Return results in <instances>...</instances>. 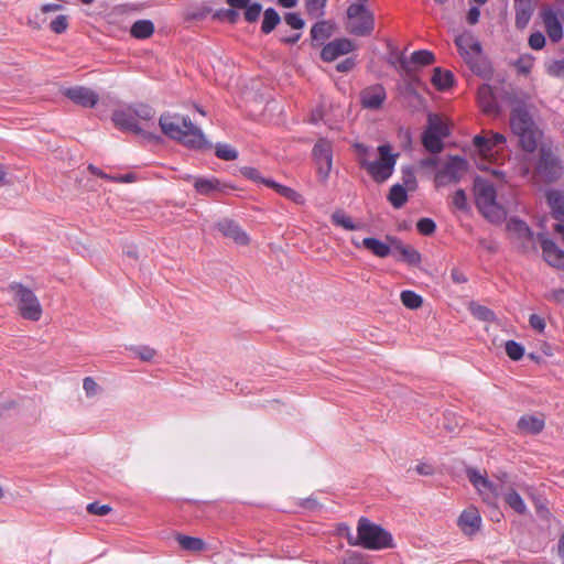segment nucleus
<instances>
[{
	"instance_id": "20",
	"label": "nucleus",
	"mask_w": 564,
	"mask_h": 564,
	"mask_svg": "<svg viewBox=\"0 0 564 564\" xmlns=\"http://www.w3.org/2000/svg\"><path fill=\"white\" fill-rule=\"evenodd\" d=\"M386 98V89L380 84L366 87L360 93V102L362 107L370 110H377L381 108Z\"/></svg>"
},
{
	"instance_id": "31",
	"label": "nucleus",
	"mask_w": 564,
	"mask_h": 564,
	"mask_svg": "<svg viewBox=\"0 0 564 564\" xmlns=\"http://www.w3.org/2000/svg\"><path fill=\"white\" fill-rule=\"evenodd\" d=\"M518 427L524 433L534 435L544 429V421L534 415H523L518 421Z\"/></svg>"
},
{
	"instance_id": "18",
	"label": "nucleus",
	"mask_w": 564,
	"mask_h": 564,
	"mask_svg": "<svg viewBox=\"0 0 564 564\" xmlns=\"http://www.w3.org/2000/svg\"><path fill=\"white\" fill-rule=\"evenodd\" d=\"M194 188L197 194L203 196L215 197L218 193H226L234 187L223 183L215 176L194 178Z\"/></svg>"
},
{
	"instance_id": "34",
	"label": "nucleus",
	"mask_w": 564,
	"mask_h": 564,
	"mask_svg": "<svg viewBox=\"0 0 564 564\" xmlns=\"http://www.w3.org/2000/svg\"><path fill=\"white\" fill-rule=\"evenodd\" d=\"M333 34V24L328 21H318L311 29V37L314 42L323 43Z\"/></svg>"
},
{
	"instance_id": "33",
	"label": "nucleus",
	"mask_w": 564,
	"mask_h": 564,
	"mask_svg": "<svg viewBox=\"0 0 564 564\" xmlns=\"http://www.w3.org/2000/svg\"><path fill=\"white\" fill-rule=\"evenodd\" d=\"M153 33L154 24L150 20H138L130 29L131 36L139 40L149 39Z\"/></svg>"
},
{
	"instance_id": "64",
	"label": "nucleus",
	"mask_w": 564,
	"mask_h": 564,
	"mask_svg": "<svg viewBox=\"0 0 564 564\" xmlns=\"http://www.w3.org/2000/svg\"><path fill=\"white\" fill-rule=\"evenodd\" d=\"M356 66V59L354 57H347L336 65V69L339 73L350 72Z\"/></svg>"
},
{
	"instance_id": "23",
	"label": "nucleus",
	"mask_w": 564,
	"mask_h": 564,
	"mask_svg": "<svg viewBox=\"0 0 564 564\" xmlns=\"http://www.w3.org/2000/svg\"><path fill=\"white\" fill-rule=\"evenodd\" d=\"M387 240L392 243V251L400 254L399 260L410 265H417L421 262V253L411 246H405L395 237L387 236Z\"/></svg>"
},
{
	"instance_id": "35",
	"label": "nucleus",
	"mask_w": 564,
	"mask_h": 564,
	"mask_svg": "<svg viewBox=\"0 0 564 564\" xmlns=\"http://www.w3.org/2000/svg\"><path fill=\"white\" fill-rule=\"evenodd\" d=\"M408 189L401 184H394L388 194V200L394 208H401L408 202Z\"/></svg>"
},
{
	"instance_id": "59",
	"label": "nucleus",
	"mask_w": 564,
	"mask_h": 564,
	"mask_svg": "<svg viewBox=\"0 0 564 564\" xmlns=\"http://www.w3.org/2000/svg\"><path fill=\"white\" fill-rule=\"evenodd\" d=\"M282 196L297 205H303L305 203L304 196L289 186L286 187Z\"/></svg>"
},
{
	"instance_id": "38",
	"label": "nucleus",
	"mask_w": 564,
	"mask_h": 564,
	"mask_svg": "<svg viewBox=\"0 0 564 564\" xmlns=\"http://www.w3.org/2000/svg\"><path fill=\"white\" fill-rule=\"evenodd\" d=\"M176 541L186 551L198 552L205 549V542L199 538L177 534Z\"/></svg>"
},
{
	"instance_id": "52",
	"label": "nucleus",
	"mask_w": 564,
	"mask_h": 564,
	"mask_svg": "<svg viewBox=\"0 0 564 564\" xmlns=\"http://www.w3.org/2000/svg\"><path fill=\"white\" fill-rule=\"evenodd\" d=\"M284 22L294 30H301L304 28L305 22L297 12H288L283 17Z\"/></svg>"
},
{
	"instance_id": "28",
	"label": "nucleus",
	"mask_w": 564,
	"mask_h": 564,
	"mask_svg": "<svg viewBox=\"0 0 564 564\" xmlns=\"http://www.w3.org/2000/svg\"><path fill=\"white\" fill-rule=\"evenodd\" d=\"M434 61L435 56L431 51L419 50L411 54L410 59H406L405 57L400 58V65L405 72H411L412 64L425 66L432 64Z\"/></svg>"
},
{
	"instance_id": "58",
	"label": "nucleus",
	"mask_w": 564,
	"mask_h": 564,
	"mask_svg": "<svg viewBox=\"0 0 564 564\" xmlns=\"http://www.w3.org/2000/svg\"><path fill=\"white\" fill-rule=\"evenodd\" d=\"M87 511L91 514L106 516L111 511L110 506L91 502L87 505Z\"/></svg>"
},
{
	"instance_id": "21",
	"label": "nucleus",
	"mask_w": 564,
	"mask_h": 564,
	"mask_svg": "<svg viewBox=\"0 0 564 564\" xmlns=\"http://www.w3.org/2000/svg\"><path fill=\"white\" fill-rule=\"evenodd\" d=\"M506 142V138L503 134L499 132H489V135L477 134L473 139V143L478 152L487 156L491 154V151Z\"/></svg>"
},
{
	"instance_id": "12",
	"label": "nucleus",
	"mask_w": 564,
	"mask_h": 564,
	"mask_svg": "<svg viewBox=\"0 0 564 564\" xmlns=\"http://www.w3.org/2000/svg\"><path fill=\"white\" fill-rule=\"evenodd\" d=\"M466 473L468 480L477 489L484 501L488 505H496L497 498L501 495V486L494 484L475 468H468Z\"/></svg>"
},
{
	"instance_id": "6",
	"label": "nucleus",
	"mask_w": 564,
	"mask_h": 564,
	"mask_svg": "<svg viewBox=\"0 0 564 564\" xmlns=\"http://www.w3.org/2000/svg\"><path fill=\"white\" fill-rule=\"evenodd\" d=\"M357 531H359L361 546L365 549L382 550L393 546L392 535L367 518L359 519Z\"/></svg>"
},
{
	"instance_id": "24",
	"label": "nucleus",
	"mask_w": 564,
	"mask_h": 564,
	"mask_svg": "<svg viewBox=\"0 0 564 564\" xmlns=\"http://www.w3.org/2000/svg\"><path fill=\"white\" fill-rule=\"evenodd\" d=\"M458 525L465 534L476 533L481 525V517L478 510L475 508L464 510L458 518Z\"/></svg>"
},
{
	"instance_id": "25",
	"label": "nucleus",
	"mask_w": 564,
	"mask_h": 564,
	"mask_svg": "<svg viewBox=\"0 0 564 564\" xmlns=\"http://www.w3.org/2000/svg\"><path fill=\"white\" fill-rule=\"evenodd\" d=\"M219 231L236 243L246 246L249 243V237L242 228L234 220L226 219L218 224Z\"/></svg>"
},
{
	"instance_id": "22",
	"label": "nucleus",
	"mask_w": 564,
	"mask_h": 564,
	"mask_svg": "<svg viewBox=\"0 0 564 564\" xmlns=\"http://www.w3.org/2000/svg\"><path fill=\"white\" fill-rule=\"evenodd\" d=\"M477 100L481 110L486 115H498L500 107L494 94V89L488 84H482L477 91Z\"/></svg>"
},
{
	"instance_id": "43",
	"label": "nucleus",
	"mask_w": 564,
	"mask_h": 564,
	"mask_svg": "<svg viewBox=\"0 0 564 564\" xmlns=\"http://www.w3.org/2000/svg\"><path fill=\"white\" fill-rule=\"evenodd\" d=\"M469 310L471 314L479 321L484 322H492L496 319V314L490 308L477 304V303H470Z\"/></svg>"
},
{
	"instance_id": "36",
	"label": "nucleus",
	"mask_w": 564,
	"mask_h": 564,
	"mask_svg": "<svg viewBox=\"0 0 564 564\" xmlns=\"http://www.w3.org/2000/svg\"><path fill=\"white\" fill-rule=\"evenodd\" d=\"M422 144L429 152L434 154L440 153L444 148L443 140L427 129L422 134Z\"/></svg>"
},
{
	"instance_id": "8",
	"label": "nucleus",
	"mask_w": 564,
	"mask_h": 564,
	"mask_svg": "<svg viewBox=\"0 0 564 564\" xmlns=\"http://www.w3.org/2000/svg\"><path fill=\"white\" fill-rule=\"evenodd\" d=\"M351 3L347 8V31L357 36H368L375 30V15L362 3Z\"/></svg>"
},
{
	"instance_id": "57",
	"label": "nucleus",
	"mask_w": 564,
	"mask_h": 564,
	"mask_svg": "<svg viewBox=\"0 0 564 564\" xmlns=\"http://www.w3.org/2000/svg\"><path fill=\"white\" fill-rule=\"evenodd\" d=\"M83 389L85 390L86 395L91 398L98 393L99 386L93 378L86 377L83 381Z\"/></svg>"
},
{
	"instance_id": "2",
	"label": "nucleus",
	"mask_w": 564,
	"mask_h": 564,
	"mask_svg": "<svg viewBox=\"0 0 564 564\" xmlns=\"http://www.w3.org/2000/svg\"><path fill=\"white\" fill-rule=\"evenodd\" d=\"M155 116L154 109L145 104H135L116 109L112 112L111 120L116 128L121 131H129L134 134L151 138L150 133H147L142 123L153 126V119Z\"/></svg>"
},
{
	"instance_id": "37",
	"label": "nucleus",
	"mask_w": 564,
	"mask_h": 564,
	"mask_svg": "<svg viewBox=\"0 0 564 564\" xmlns=\"http://www.w3.org/2000/svg\"><path fill=\"white\" fill-rule=\"evenodd\" d=\"M281 18L275 9L268 8L263 12V20L261 24V31L264 34L271 33L276 25L280 23Z\"/></svg>"
},
{
	"instance_id": "41",
	"label": "nucleus",
	"mask_w": 564,
	"mask_h": 564,
	"mask_svg": "<svg viewBox=\"0 0 564 564\" xmlns=\"http://www.w3.org/2000/svg\"><path fill=\"white\" fill-rule=\"evenodd\" d=\"M332 223L335 226L343 227L346 230L360 229V225L355 224L352 219L347 216L343 210H336L332 214Z\"/></svg>"
},
{
	"instance_id": "17",
	"label": "nucleus",
	"mask_w": 564,
	"mask_h": 564,
	"mask_svg": "<svg viewBox=\"0 0 564 564\" xmlns=\"http://www.w3.org/2000/svg\"><path fill=\"white\" fill-rule=\"evenodd\" d=\"M356 48L354 42L346 37L335 39L324 45L321 57L324 62H333L341 55L349 54Z\"/></svg>"
},
{
	"instance_id": "15",
	"label": "nucleus",
	"mask_w": 564,
	"mask_h": 564,
	"mask_svg": "<svg viewBox=\"0 0 564 564\" xmlns=\"http://www.w3.org/2000/svg\"><path fill=\"white\" fill-rule=\"evenodd\" d=\"M63 95L74 104L84 108H94L99 101V95L91 88L85 86L65 88Z\"/></svg>"
},
{
	"instance_id": "42",
	"label": "nucleus",
	"mask_w": 564,
	"mask_h": 564,
	"mask_svg": "<svg viewBox=\"0 0 564 564\" xmlns=\"http://www.w3.org/2000/svg\"><path fill=\"white\" fill-rule=\"evenodd\" d=\"M400 299L402 304L410 310H416L423 303L422 296L410 290L402 291Z\"/></svg>"
},
{
	"instance_id": "46",
	"label": "nucleus",
	"mask_w": 564,
	"mask_h": 564,
	"mask_svg": "<svg viewBox=\"0 0 564 564\" xmlns=\"http://www.w3.org/2000/svg\"><path fill=\"white\" fill-rule=\"evenodd\" d=\"M505 349L508 357L512 360H520L524 355V347L516 340H507Z\"/></svg>"
},
{
	"instance_id": "54",
	"label": "nucleus",
	"mask_w": 564,
	"mask_h": 564,
	"mask_svg": "<svg viewBox=\"0 0 564 564\" xmlns=\"http://www.w3.org/2000/svg\"><path fill=\"white\" fill-rule=\"evenodd\" d=\"M68 28V20L66 15H57L51 23L50 29L56 34H63Z\"/></svg>"
},
{
	"instance_id": "51",
	"label": "nucleus",
	"mask_w": 564,
	"mask_h": 564,
	"mask_svg": "<svg viewBox=\"0 0 564 564\" xmlns=\"http://www.w3.org/2000/svg\"><path fill=\"white\" fill-rule=\"evenodd\" d=\"M243 9H245L246 21L252 23L259 19L260 13L262 11V6L258 2H254V3L249 2L248 7H245Z\"/></svg>"
},
{
	"instance_id": "50",
	"label": "nucleus",
	"mask_w": 564,
	"mask_h": 564,
	"mask_svg": "<svg viewBox=\"0 0 564 564\" xmlns=\"http://www.w3.org/2000/svg\"><path fill=\"white\" fill-rule=\"evenodd\" d=\"M240 172H241L242 176H245L246 178H248L254 183H260V184L265 185V181L269 180L267 177H263L256 167L245 166L240 170Z\"/></svg>"
},
{
	"instance_id": "32",
	"label": "nucleus",
	"mask_w": 564,
	"mask_h": 564,
	"mask_svg": "<svg viewBox=\"0 0 564 564\" xmlns=\"http://www.w3.org/2000/svg\"><path fill=\"white\" fill-rule=\"evenodd\" d=\"M432 84L438 90H446L454 84V75L451 70H443L440 67L434 68Z\"/></svg>"
},
{
	"instance_id": "62",
	"label": "nucleus",
	"mask_w": 564,
	"mask_h": 564,
	"mask_svg": "<svg viewBox=\"0 0 564 564\" xmlns=\"http://www.w3.org/2000/svg\"><path fill=\"white\" fill-rule=\"evenodd\" d=\"M516 66L520 73L528 74L533 66V59L529 55L520 57L517 61Z\"/></svg>"
},
{
	"instance_id": "27",
	"label": "nucleus",
	"mask_w": 564,
	"mask_h": 564,
	"mask_svg": "<svg viewBox=\"0 0 564 564\" xmlns=\"http://www.w3.org/2000/svg\"><path fill=\"white\" fill-rule=\"evenodd\" d=\"M516 26L523 30L528 26L533 14L532 0H514Z\"/></svg>"
},
{
	"instance_id": "30",
	"label": "nucleus",
	"mask_w": 564,
	"mask_h": 564,
	"mask_svg": "<svg viewBox=\"0 0 564 564\" xmlns=\"http://www.w3.org/2000/svg\"><path fill=\"white\" fill-rule=\"evenodd\" d=\"M212 12L207 4H191L184 9L182 15L185 22L203 21Z\"/></svg>"
},
{
	"instance_id": "10",
	"label": "nucleus",
	"mask_w": 564,
	"mask_h": 564,
	"mask_svg": "<svg viewBox=\"0 0 564 564\" xmlns=\"http://www.w3.org/2000/svg\"><path fill=\"white\" fill-rule=\"evenodd\" d=\"M467 171V160L458 155H452L443 167L436 172L435 184L441 187L451 183H458Z\"/></svg>"
},
{
	"instance_id": "44",
	"label": "nucleus",
	"mask_w": 564,
	"mask_h": 564,
	"mask_svg": "<svg viewBox=\"0 0 564 564\" xmlns=\"http://www.w3.org/2000/svg\"><path fill=\"white\" fill-rule=\"evenodd\" d=\"M215 154L218 159L224 161H234L238 158L237 150L227 143H217L215 145Z\"/></svg>"
},
{
	"instance_id": "39",
	"label": "nucleus",
	"mask_w": 564,
	"mask_h": 564,
	"mask_svg": "<svg viewBox=\"0 0 564 564\" xmlns=\"http://www.w3.org/2000/svg\"><path fill=\"white\" fill-rule=\"evenodd\" d=\"M427 127L426 129L429 131H432L434 134L438 135L442 140L447 138L449 134V129L446 123H444L441 118L436 115H429L427 119Z\"/></svg>"
},
{
	"instance_id": "49",
	"label": "nucleus",
	"mask_w": 564,
	"mask_h": 564,
	"mask_svg": "<svg viewBox=\"0 0 564 564\" xmlns=\"http://www.w3.org/2000/svg\"><path fill=\"white\" fill-rule=\"evenodd\" d=\"M416 229L423 236H431L436 230V224L431 218H421L416 223Z\"/></svg>"
},
{
	"instance_id": "48",
	"label": "nucleus",
	"mask_w": 564,
	"mask_h": 564,
	"mask_svg": "<svg viewBox=\"0 0 564 564\" xmlns=\"http://www.w3.org/2000/svg\"><path fill=\"white\" fill-rule=\"evenodd\" d=\"M130 350L142 361H151L156 355V351L149 346H134Z\"/></svg>"
},
{
	"instance_id": "60",
	"label": "nucleus",
	"mask_w": 564,
	"mask_h": 564,
	"mask_svg": "<svg viewBox=\"0 0 564 564\" xmlns=\"http://www.w3.org/2000/svg\"><path fill=\"white\" fill-rule=\"evenodd\" d=\"M529 324L534 330H536L539 333H543L545 329V326H546L545 319L538 314L530 315Z\"/></svg>"
},
{
	"instance_id": "63",
	"label": "nucleus",
	"mask_w": 564,
	"mask_h": 564,
	"mask_svg": "<svg viewBox=\"0 0 564 564\" xmlns=\"http://www.w3.org/2000/svg\"><path fill=\"white\" fill-rule=\"evenodd\" d=\"M343 564H371L362 554L351 553L343 560Z\"/></svg>"
},
{
	"instance_id": "4",
	"label": "nucleus",
	"mask_w": 564,
	"mask_h": 564,
	"mask_svg": "<svg viewBox=\"0 0 564 564\" xmlns=\"http://www.w3.org/2000/svg\"><path fill=\"white\" fill-rule=\"evenodd\" d=\"M510 127L512 132L519 138L522 150L534 152L538 147V132L534 122L524 109H513L510 115Z\"/></svg>"
},
{
	"instance_id": "9",
	"label": "nucleus",
	"mask_w": 564,
	"mask_h": 564,
	"mask_svg": "<svg viewBox=\"0 0 564 564\" xmlns=\"http://www.w3.org/2000/svg\"><path fill=\"white\" fill-rule=\"evenodd\" d=\"M535 171L544 182L552 183L561 177L563 166L560 158L551 149L542 147L539 152Z\"/></svg>"
},
{
	"instance_id": "13",
	"label": "nucleus",
	"mask_w": 564,
	"mask_h": 564,
	"mask_svg": "<svg viewBox=\"0 0 564 564\" xmlns=\"http://www.w3.org/2000/svg\"><path fill=\"white\" fill-rule=\"evenodd\" d=\"M312 155L317 164V173L322 181H326L333 166V147L332 142L321 138L312 150Z\"/></svg>"
},
{
	"instance_id": "29",
	"label": "nucleus",
	"mask_w": 564,
	"mask_h": 564,
	"mask_svg": "<svg viewBox=\"0 0 564 564\" xmlns=\"http://www.w3.org/2000/svg\"><path fill=\"white\" fill-rule=\"evenodd\" d=\"M365 249L379 258H386L392 252V243H386L377 238L367 237L361 240Z\"/></svg>"
},
{
	"instance_id": "5",
	"label": "nucleus",
	"mask_w": 564,
	"mask_h": 564,
	"mask_svg": "<svg viewBox=\"0 0 564 564\" xmlns=\"http://www.w3.org/2000/svg\"><path fill=\"white\" fill-rule=\"evenodd\" d=\"M17 304L19 314L28 321L37 322L42 316V305L34 292L19 282L8 286Z\"/></svg>"
},
{
	"instance_id": "19",
	"label": "nucleus",
	"mask_w": 564,
	"mask_h": 564,
	"mask_svg": "<svg viewBox=\"0 0 564 564\" xmlns=\"http://www.w3.org/2000/svg\"><path fill=\"white\" fill-rule=\"evenodd\" d=\"M540 15L549 39L554 43L561 41L563 37V26L557 18V12L551 7H545L541 10Z\"/></svg>"
},
{
	"instance_id": "11",
	"label": "nucleus",
	"mask_w": 564,
	"mask_h": 564,
	"mask_svg": "<svg viewBox=\"0 0 564 564\" xmlns=\"http://www.w3.org/2000/svg\"><path fill=\"white\" fill-rule=\"evenodd\" d=\"M506 227L508 232L519 241L523 252L536 251V236L524 220L517 216L510 217Z\"/></svg>"
},
{
	"instance_id": "45",
	"label": "nucleus",
	"mask_w": 564,
	"mask_h": 564,
	"mask_svg": "<svg viewBox=\"0 0 564 564\" xmlns=\"http://www.w3.org/2000/svg\"><path fill=\"white\" fill-rule=\"evenodd\" d=\"M327 0H306L305 9L310 17L319 18L324 15V9Z\"/></svg>"
},
{
	"instance_id": "26",
	"label": "nucleus",
	"mask_w": 564,
	"mask_h": 564,
	"mask_svg": "<svg viewBox=\"0 0 564 564\" xmlns=\"http://www.w3.org/2000/svg\"><path fill=\"white\" fill-rule=\"evenodd\" d=\"M546 202L551 209L552 217L557 220L556 224L564 225V195L557 189L546 192Z\"/></svg>"
},
{
	"instance_id": "53",
	"label": "nucleus",
	"mask_w": 564,
	"mask_h": 564,
	"mask_svg": "<svg viewBox=\"0 0 564 564\" xmlns=\"http://www.w3.org/2000/svg\"><path fill=\"white\" fill-rule=\"evenodd\" d=\"M402 182H403L402 185L406 189H409V191L415 189V187H416V177H415V174H414L413 170L410 166H406V167L402 169Z\"/></svg>"
},
{
	"instance_id": "56",
	"label": "nucleus",
	"mask_w": 564,
	"mask_h": 564,
	"mask_svg": "<svg viewBox=\"0 0 564 564\" xmlns=\"http://www.w3.org/2000/svg\"><path fill=\"white\" fill-rule=\"evenodd\" d=\"M235 9L236 8L218 10L214 14V18L226 19L230 23H236L239 18V13Z\"/></svg>"
},
{
	"instance_id": "1",
	"label": "nucleus",
	"mask_w": 564,
	"mask_h": 564,
	"mask_svg": "<svg viewBox=\"0 0 564 564\" xmlns=\"http://www.w3.org/2000/svg\"><path fill=\"white\" fill-rule=\"evenodd\" d=\"M162 132L170 139L178 141L184 147L195 151H208L213 149L202 129L195 126L189 117L177 113H163L159 119Z\"/></svg>"
},
{
	"instance_id": "3",
	"label": "nucleus",
	"mask_w": 564,
	"mask_h": 564,
	"mask_svg": "<svg viewBox=\"0 0 564 564\" xmlns=\"http://www.w3.org/2000/svg\"><path fill=\"white\" fill-rule=\"evenodd\" d=\"M474 196L478 212L489 223L500 224L507 218V212L497 202V191L490 181L476 176L474 180Z\"/></svg>"
},
{
	"instance_id": "40",
	"label": "nucleus",
	"mask_w": 564,
	"mask_h": 564,
	"mask_svg": "<svg viewBox=\"0 0 564 564\" xmlns=\"http://www.w3.org/2000/svg\"><path fill=\"white\" fill-rule=\"evenodd\" d=\"M506 503L519 514L527 513V506L521 496L514 490L510 489L505 495Z\"/></svg>"
},
{
	"instance_id": "7",
	"label": "nucleus",
	"mask_w": 564,
	"mask_h": 564,
	"mask_svg": "<svg viewBox=\"0 0 564 564\" xmlns=\"http://www.w3.org/2000/svg\"><path fill=\"white\" fill-rule=\"evenodd\" d=\"M378 153L380 155L379 160H362L360 166L368 172L375 182L383 183L393 174L398 154L391 153L389 144L379 145Z\"/></svg>"
},
{
	"instance_id": "14",
	"label": "nucleus",
	"mask_w": 564,
	"mask_h": 564,
	"mask_svg": "<svg viewBox=\"0 0 564 564\" xmlns=\"http://www.w3.org/2000/svg\"><path fill=\"white\" fill-rule=\"evenodd\" d=\"M460 56L468 65H473L481 53V45L471 32H463L455 37Z\"/></svg>"
},
{
	"instance_id": "55",
	"label": "nucleus",
	"mask_w": 564,
	"mask_h": 564,
	"mask_svg": "<svg viewBox=\"0 0 564 564\" xmlns=\"http://www.w3.org/2000/svg\"><path fill=\"white\" fill-rule=\"evenodd\" d=\"M545 43H546L545 36L540 31L533 32L529 36V46L532 50H535V51L542 50L545 46Z\"/></svg>"
},
{
	"instance_id": "61",
	"label": "nucleus",
	"mask_w": 564,
	"mask_h": 564,
	"mask_svg": "<svg viewBox=\"0 0 564 564\" xmlns=\"http://www.w3.org/2000/svg\"><path fill=\"white\" fill-rule=\"evenodd\" d=\"M545 299L564 306V289L551 290L545 294Z\"/></svg>"
},
{
	"instance_id": "47",
	"label": "nucleus",
	"mask_w": 564,
	"mask_h": 564,
	"mask_svg": "<svg viewBox=\"0 0 564 564\" xmlns=\"http://www.w3.org/2000/svg\"><path fill=\"white\" fill-rule=\"evenodd\" d=\"M453 206L464 213L469 212L470 207L467 200V195L464 189H457L452 196Z\"/></svg>"
},
{
	"instance_id": "16",
	"label": "nucleus",
	"mask_w": 564,
	"mask_h": 564,
	"mask_svg": "<svg viewBox=\"0 0 564 564\" xmlns=\"http://www.w3.org/2000/svg\"><path fill=\"white\" fill-rule=\"evenodd\" d=\"M536 239L541 243L544 260L550 265L564 270V251L543 234H538Z\"/></svg>"
}]
</instances>
